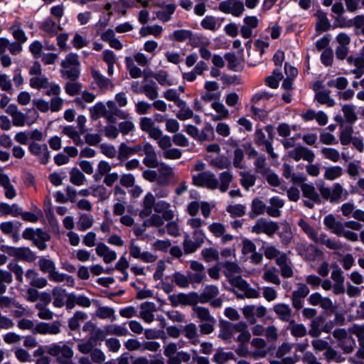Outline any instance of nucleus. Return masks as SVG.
I'll use <instances>...</instances> for the list:
<instances>
[{"mask_svg": "<svg viewBox=\"0 0 364 364\" xmlns=\"http://www.w3.org/2000/svg\"><path fill=\"white\" fill-rule=\"evenodd\" d=\"M279 227L277 223L274 221H267L264 218H259L257 220L256 224L252 226V232L256 234H260L262 232L267 234L269 236H272L274 234Z\"/></svg>", "mask_w": 364, "mask_h": 364, "instance_id": "f257e3e1", "label": "nucleus"}, {"mask_svg": "<svg viewBox=\"0 0 364 364\" xmlns=\"http://www.w3.org/2000/svg\"><path fill=\"white\" fill-rule=\"evenodd\" d=\"M60 323L58 321L53 323L39 322L36 325L33 332L41 335H55L60 332Z\"/></svg>", "mask_w": 364, "mask_h": 364, "instance_id": "f03ea898", "label": "nucleus"}, {"mask_svg": "<svg viewBox=\"0 0 364 364\" xmlns=\"http://www.w3.org/2000/svg\"><path fill=\"white\" fill-rule=\"evenodd\" d=\"M82 307H89L91 305L90 299L85 295H79L78 296L73 292L67 294V300L65 306L67 310L73 309L75 305Z\"/></svg>", "mask_w": 364, "mask_h": 364, "instance_id": "7ed1b4c3", "label": "nucleus"}, {"mask_svg": "<svg viewBox=\"0 0 364 364\" xmlns=\"http://www.w3.org/2000/svg\"><path fill=\"white\" fill-rule=\"evenodd\" d=\"M300 187L302 191V195L304 198H309L316 204L321 203L319 194L316 191L315 187L313 184L302 183L300 185Z\"/></svg>", "mask_w": 364, "mask_h": 364, "instance_id": "20e7f679", "label": "nucleus"}, {"mask_svg": "<svg viewBox=\"0 0 364 364\" xmlns=\"http://www.w3.org/2000/svg\"><path fill=\"white\" fill-rule=\"evenodd\" d=\"M224 58L228 61V68L230 70L235 72L242 71L244 65L242 61L237 58L235 53H226L224 55Z\"/></svg>", "mask_w": 364, "mask_h": 364, "instance_id": "39448f33", "label": "nucleus"}, {"mask_svg": "<svg viewBox=\"0 0 364 364\" xmlns=\"http://www.w3.org/2000/svg\"><path fill=\"white\" fill-rule=\"evenodd\" d=\"M6 48L9 49L11 55H16L21 52L22 44L16 41L10 43L9 39L1 37V54L5 52Z\"/></svg>", "mask_w": 364, "mask_h": 364, "instance_id": "423d86ee", "label": "nucleus"}, {"mask_svg": "<svg viewBox=\"0 0 364 364\" xmlns=\"http://www.w3.org/2000/svg\"><path fill=\"white\" fill-rule=\"evenodd\" d=\"M298 225L301 228L303 232L314 242H318V234L315 229L306 222L304 219L301 218L298 221Z\"/></svg>", "mask_w": 364, "mask_h": 364, "instance_id": "0eeeda50", "label": "nucleus"}, {"mask_svg": "<svg viewBox=\"0 0 364 364\" xmlns=\"http://www.w3.org/2000/svg\"><path fill=\"white\" fill-rule=\"evenodd\" d=\"M1 187L5 191V196L8 199H12L16 196V191L14 186L11 183L9 176L1 172Z\"/></svg>", "mask_w": 364, "mask_h": 364, "instance_id": "6e6552de", "label": "nucleus"}, {"mask_svg": "<svg viewBox=\"0 0 364 364\" xmlns=\"http://www.w3.org/2000/svg\"><path fill=\"white\" fill-rule=\"evenodd\" d=\"M274 312L279 315V319L287 322L289 321L291 310L289 305L285 304H277L274 306Z\"/></svg>", "mask_w": 364, "mask_h": 364, "instance_id": "1a4fd4ad", "label": "nucleus"}, {"mask_svg": "<svg viewBox=\"0 0 364 364\" xmlns=\"http://www.w3.org/2000/svg\"><path fill=\"white\" fill-rule=\"evenodd\" d=\"M21 214V208L16 204L9 205L1 202V215H11L18 217Z\"/></svg>", "mask_w": 364, "mask_h": 364, "instance_id": "9d476101", "label": "nucleus"}, {"mask_svg": "<svg viewBox=\"0 0 364 364\" xmlns=\"http://www.w3.org/2000/svg\"><path fill=\"white\" fill-rule=\"evenodd\" d=\"M266 208V205L262 200L258 198L253 199L252 201V211L249 213L250 218H255L257 215L263 214Z\"/></svg>", "mask_w": 364, "mask_h": 364, "instance_id": "9b49d317", "label": "nucleus"}, {"mask_svg": "<svg viewBox=\"0 0 364 364\" xmlns=\"http://www.w3.org/2000/svg\"><path fill=\"white\" fill-rule=\"evenodd\" d=\"M157 86L154 81L150 80L149 84L140 87L141 93H144L150 100H154L158 97Z\"/></svg>", "mask_w": 364, "mask_h": 364, "instance_id": "f8f14e48", "label": "nucleus"}, {"mask_svg": "<svg viewBox=\"0 0 364 364\" xmlns=\"http://www.w3.org/2000/svg\"><path fill=\"white\" fill-rule=\"evenodd\" d=\"M291 334L296 338H301L306 335V328L302 323H295L294 320L289 321Z\"/></svg>", "mask_w": 364, "mask_h": 364, "instance_id": "ddd939ff", "label": "nucleus"}, {"mask_svg": "<svg viewBox=\"0 0 364 364\" xmlns=\"http://www.w3.org/2000/svg\"><path fill=\"white\" fill-rule=\"evenodd\" d=\"M87 316L85 313L80 311H77L74 314L73 316L68 320V326L70 329L72 331L78 329L80 327L79 321L85 320L87 318Z\"/></svg>", "mask_w": 364, "mask_h": 364, "instance_id": "4468645a", "label": "nucleus"}, {"mask_svg": "<svg viewBox=\"0 0 364 364\" xmlns=\"http://www.w3.org/2000/svg\"><path fill=\"white\" fill-rule=\"evenodd\" d=\"M90 112L91 119L96 120L101 116L104 117L107 110L105 105L102 102H99L90 109Z\"/></svg>", "mask_w": 364, "mask_h": 364, "instance_id": "2eb2a0df", "label": "nucleus"}, {"mask_svg": "<svg viewBox=\"0 0 364 364\" xmlns=\"http://www.w3.org/2000/svg\"><path fill=\"white\" fill-rule=\"evenodd\" d=\"M342 111L344 114L346 122L350 124H354L358 119L355 112V107L353 105H344L342 107Z\"/></svg>", "mask_w": 364, "mask_h": 364, "instance_id": "dca6fc26", "label": "nucleus"}, {"mask_svg": "<svg viewBox=\"0 0 364 364\" xmlns=\"http://www.w3.org/2000/svg\"><path fill=\"white\" fill-rule=\"evenodd\" d=\"M18 250L17 259L28 262H32L36 259V254L29 247H21Z\"/></svg>", "mask_w": 364, "mask_h": 364, "instance_id": "f3484780", "label": "nucleus"}, {"mask_svg": "<svg viewBox=\"0 0 364 364\" xmlns=\"http://www.w3.org/2000/svg\"><path fill=\"white\" fill-rule=\"evenodd\" d=\"M91 75L98 87L101 89L106 88L110 82L109 79L102 75L99 70L94 68L91 69Z\"/></svg>", "mask_w": 364, "mask_h": 364, "instance_id": "a211bd4d", "label": "nucleus"}, {"mask_svg": "<svg viewBox=\"0 0 364 364\" xmlns=\"http://www.w3.org/2000/svg\"><path fill=\"white\" fill-rule=\"evenodd\" d=\"M163 31L161 26H143L139 30V34L141 36H146L148 35H153L154 36H159Z\"/></svg>", "mask_w": 364, "mask_h": 364, "instance_id": "6ab92c4d", "label": "nucleus"}, {"mask_svg": "<svg viewBox=\"0 0 364 364\" xmlns=\"http://www.w3.org/2000/svg\"><path fill=\"white\" fill-rule=\"evenodd\" d=\"M105 330L107 334L118 336H127L129 333L127 328L118 325H107Z\"/></svg>", "mask_w": 364, "mask_h": 364, "instance_id": "aec40b11", "label": "nucleus"}, {"mask_svg": "<svg viewBox=\"0 0 364 364\" xmlns=\"http://www.w3.org/2000/svg\"><path fill=\"white\" fill-rule=\"evenodd\" d=\"M144 336L149 340L161 338L165 341L167 338L166 333L163 329L156 328L145 329Z\"/></svg>", "mask_w": 364, "mask_h": 364, "instance_id": "412c9836", "label": "nucleus"}, {"mask_svg": "<svg viewBox=\"0 0 364 364\" xmlns=\"http://www.w3.org/2000/svg\"><path fill=\"white\" fill-rule=\"evenodd\" d=\"M343 174V169L339 166L328 167L324 173V178L326 180L333 181L339 178Z\"/></svg>", "mask_w": 364, "mask_h": 364, "instance_id": "4be33fe9", "label": "nucleus"}, {"mask_svg": "<svg viewBox=\"0 0 364 364\" xmlns=\"http://www.w3.org/2000/svg\"><path fill=\"white\" fill-rule=\"evenodd\" d=\"M70 181L75 186H81L85 179V175L77 168L74 167L70 172Z\"/></svg>", "mask_w": 364, "mask_h": 364, "instance_id": "5701e85b", "label": "nucleus"}, {"mask_svg": "<svg viewBox=\"0 0 364 364\" xmlns=\"http://www.w3.org/2000/svg\"><path fill=\"white\" fill-rule=\"evenodd\" d=\"M96 315L100 318L105 319L111 318V321H113L116 319L114 315V309L108 306H100L97 309Z\"/></svg>", "mask_w": 364, "mask_h": 364, "instance_id": "b1692460", "label": "nucleus"}, {"mask_svg": "<svg viewBox=\"0 0 364 364\" xmlns=\"http://www.w3.org/2000/svg\"><path fill=\"white\" fill-rule=\"evenodd\" d=\"M125 63L129 72V75L132 78H138L141 76V70L139 67L134 65L131 57L127 56L125 58Z\"/></svg>", "mask_w": 364, "mask_h": 364, "instance_id": "393cba45", "label": "nucleus"}, {"mask_svg": "<svg viewBox=\"0 0 364 364\" xmlns=\"http://www.w3.org/2000/svg\"><path fill=\"white\" fill-rule=\"evenodd\" d=\"M353 129L351 125L346 126L345 129L341 132L339 138L342 145L347 146L351 143L353 139Z\"/></svg>", "mask_w": 364, "mask_h": 364, "instance_id": "a878e982", "label": "nucleus"}, {"mask_svg": "<svg viewBox=\"0 0 364 364\" xmlns=\"http://www.w3.org/2000/svg\"><path fill=\"white\" fill-rule=\"evenodd\" d=\"M233 176L230 171H223L220 174V190L221 192H225L229 188L230 183L232 181Z\"/></svg>", "mask_w": 364, "mask_h": 364, "instance_id": "bb28decb", "label": "nucleus"}, {"mask_svg": "<svg viewBox=\"0 0 364 364\" xmlns=\"http://www.w3.org/2000/svg\"><path fill=\"white\" fill-rule=\"evenodd\" d=\"M38 265L40 270L43 273H48V274L52 270L55 269V264L51 259H46L45 257H41L38 260Z\"/></svg>", "mask_w": 364, "mask_h": 364, "instance_id": "cd10ccee", "label": "nucleus"}, {"mask_svg": "<svg viewBox=\"0 0 364 364\" xmlns=\"http://www.w3.org/2000/svg\"><path fill=\"white\" fill-rule=\"evenodd\" d=\"M266 157L262 154L255 161V171L258 173L264 176L269 171V168L265 167Z\"/></svg>", "mask_w": 364, "mask_h": 364, "instance_id": "c85d7f7f", "label": "nucleus"}, {"mask_svg": "<svg viewBox=\"0 0 364 364\" xmlns=\"http://www.w3.org/2000/svg\"><path fill=\"white\" fill-rule=\"evenodd\" d=\"M220 333L219 337L224 340L230 338L232 336V323L228 321L223 320L220 321Z\"/></svg>", "mask_w": 364, "mask_h": 364, "instance_id": "c756f323", "label": "nucleus"}, {"mask_svg": "<svg viewBox=\"0 0 364 364\" xmlns=\"http://www.w3.org/2000/svg\"><path fill=\"white\" fill-rule=\"evenodd\" d=\"M186 132L188 134H189L191 137L194 139H198V140L203 141L207 139V134L204 133L203 131L201 132L200 134H199V132L198 128L192 124H188L186 126Z\"/></svg>", "mask_w": 364, "mask_h": 364, "instance_id": "7c9ffc66", "label": "nucleus"}, {"mask_svg": "<svg viewBox=\"0 0 364 364\" xmlns=\"http://www.w3.org/2000/svg\"><path fill=\"white\" fill-rule=\"evenodd\" d=\"M245 208L241 204L230 205L226 210L230 214L232 218L242 217L245 214Z\"/></svg>", "mask_w": 364, "mask_h": 364, "instance_id": "2f4dec72", "label": "nucleus"}, {"mask_svg": "<svg viewBox=\"0 0 364 364\" xmlns=\"http://www.w3.org/2000/svg\"><path fill=\"white\" fill-rule=\"evenodd\" d=\"M60 72L63 77H66L72 81L77 80L80 74V66H73L68 70H61Z\"/></svg>", "mask_w": 364, "mask_h": 364, "instance_id": "473e14b6", "label": "nucleus"}, {"mask_svg": "<svg viewBox=\"0 0 364 364\" xmlns=\"http://www.w3.org/2000/svg\"><path fill=\"white\" fill-rule=\"evenodd\" d=\"M49 85V82L47 77L40 78L38 77H33L30 79V86L32 88L40 90L41 88H47Z\"/></svg>", "mask_w": 364, "mask_h": 364, "instance_id": "72a5a7b5", "label": "nucleus"}, {"mask_svg": "<svg viewBox=\"0 0 364 364\" xmlns=\"http://www.w3.org/2000/svg\"><path fill=\"white\" fill-rule=\"evenodd\" d=\"M78 56L76 53H70L66 57L65 60H63L60 65L63 68H69L70 66H80V62L78 60Z\"/></svg>", "mask_w": 364, "mask_h": 364, "instance_id": "f704fd0d", "label": "nucleus"}, {"mask_svg": "<svg viewBox=\"0 0 364 364\" xmlns=\"http://www.w3.org/2000/svg\"><path fill=\"white\" fill-rule=\"evenodd\" d=\"M93 224V219L91 215L87 214H82L78 223V230L80 231H85L90 228Z\"/></svg>", "mask_w": 364, "mask_h": 364, "instance_id": "c9c22d12", "label": "nucleus"}, {"mask_svg": "<svg viewBox=\"0 0 364 364\" xmlns=\"http://www.w3.org/2000/svg\"><path fill=\"white\" fill-rule=\"evenodd\" d=\"M276 268L272 267L271 269L267 270L263 274V279L267 282L272 283L276 285L280 284V279L276 274Z\"/></svg>", "mask_w": 364, "mask_h": 364, "instance_id": "e433bc0d", "label": "nucleus"}, {"mask_svg": "<svg viewBox=\"0 0 364 364\" xmlns=\"http://www.w3.org/2000/svg\"><path fill=\"white\" fill-rule=\"evenodd\" d=\"M229 282L232 287H237L241 291L246 290L249 286L248 282L240 275L230 278Z\"/></svg>", "mask_w": 364, "mask_h": 364, "instance_id": "4c0bfd02", "label": "nucleus"}, {"mask_svg": "<svg viewBox=\"0 0 364 364\" xmlns=\"http://www.w3.org/2000/svg\"><path fill=\"white\" fill-rule=\"evenodd\" d=\"M164 224L162 217L158 214H153L149 219L145 220L143 226L147 227H160Z\"/></svg>", "mask_w": 364, "mask_h": 364, "instance_id": "58836bf2", "label": "nucleus"}, {"mask_svg": "<svg viewBox=\"0 0 364 364\" xmlns=\"http://www.w3.org/2000/svg\"><path fill=\"white\" fill-rule=\"evenodd\" d=\"M201 255L205 262L219 259V254L218 250L212 247L204 248L201 251Z\"/></svg>", "mask_w": 364, "mask_h": 364, "instance_id": "ea45409f", "label": "nucleus"}, {"mask_svg": "<svg viewBox=\"0 0 364 364\" xmlns=\"http://www.w3.org/2000/svg\"><path fill=\"white\" fill-rule=\"evenodd\" d=\"M240 175L242 176L240 180V183L245 189H248L255 185L256 180L255 175L245 172H240Z\"/></svg>", "mask_w": 364, "mask_h": 364, "instance_id": "a19ab883", "label": "nucleus"}, {"mask_svg": "<svg viewBox=\"0 0 364 364\" xmlns=\"http://www.w3.org/2000/svg\"><path fill=\"white\" fill-rule=\"evenodd\" d=\"M55 22H54L50 18H48L42 23L41 26V29L48 33L50 36H55L57 34V30L55 28Z\"/></svg>", "mask_w": 364, "mask_h": 364, "instance_id": "79ce46f5", "label": "nucleus"}, {"mask_svg": "<svg viewBox=\"0 0 364 364\" xmlns=\"http://www.w3.org/2000/svg\"><path fill=\"white\" fill-rule=\"evenodd\" d=\"M324 318L322 316H318L316 320L311 322V328L309 331V334L313 338H318L321 333V329L319 328L320 322H323Z\"/></svg>", "mask_w": 364, "mask_h": 364, "instance_id": "37998d69", "label": "nucleus"}, {"mask_svg": "<svg viewBox=\"0 0 364 364\" xmlns=\"http://www.w3.org/2000/svg\"><path fill=\"white\" fill-rule=\"evenodd\" d=\"M188 39L189 44L193 48H197L200 46H204L208 43L206 38L204 37L203 35L193 34L192 33L191 36L189 37Z\"/></svg>", "mask_w": 364, "mask_h": 364, "instance_id": "c03bdc74", "label": "nucleus"}, {"mask_svg": "<svg viewBox=\"0 0 364 364\" xmlns=\"http://www.w3.org/2000/svg\"><path fill=\"white\" fill-rule=\"evenodd\" d=\"M333 61V52L331 48H326L321 55V62L326 67L331 66Z\"/></svg>", "mask_w": 364, "mask_h": 364, "instance_id": "a18cd8bd", "label": "nucleus"}, {"mask_svg": "<svg viewBox=\"0 0 364 364\" xmlns=\"http://www.w3.org/2000/svg\"><path fill=\"white\" fill-rule=\"evenodd\" d=\"M91 188L93 189V196H97L100 201H104L109 197L110 193H107V188L103 185L91 187Z\"/></svg>", "mask_w": 364, "mask_h": 364, "instance_id": "49530a36", "label": "nucleus"}, {"mask_svg": "<svg viewBox=\"0 0 364 364\" xmlns=\"http://www.w3.org/2000/svg\"><path fill=\"white\" fill-rule=\"evenodd\" d=\"M192 35V31L190 30L181 29L174 31L172 33V36L176 41L183 42L186 39L189 38Z\"/></svg>", "mask_w": 364, "mask_h": 364, "instance_id": "de8ad7c7", "label": "nucleus"}, {"mask_svg": "<svg viewBox=\"0 0 364 364\" xmlns=\"http://www.w3.org/2000/svg\"><path fill=\"white\" fill-rule=\"evenodd\" d=\"M8 268L10 272H13L16 275V279L19 282L23 281V269L16 262L12 261L8 264Z\"/></svg>", "mask_w": 364, "mask_h": 364, "instance_id": "09e8293b", "label": "nucleus"}, {"mask_svg": "<svg viewBox=\"0 0 364 364\" xmlns=\"http://www.w3.org/2000/svg\"><path fill=\"white\" fill-rule=\"evenodd\" d=\"M321 152L324 155L325 158L333 162H336L339 160V152L336 149L323 147L321 149Z\"/></svg>", "mask_w": 364, "mask_h": 364, "instance_id": "8fccbe9b", "label": "nucleus"}, {"mask_svg": "<svg viewBox=\"0 0 364 364\" xmlns=\"http://www.w3.org/2000/svg\"><path fill=\"white\" fill-rule=\"evenodd\" d=\"M107 105L110 109V112L112 113V114H114L119 118L126 119L129 117V113H126L124 111L117 108V107L116 106L115 103L113 101H108L107 102Z\"/></svg>", "mask_w": 364, "mask_h": 364, "instance_id": "3c124183", "label": "nucleus"}, {"mask_svg": "<svg viewBox=\"0 0 364 364\" xmlns=\"http://www.w3.org/2000/svg\"><path fill=\"white\" fill-rule=\"evenodd\" d=\"M193 310L197 313V316L200 320L213 321L214 318L210 316L208 309L202 306H195Z\"/></svg>", "mask_w": 364, "mask_h": 364, "instance_id": "603ef678", "label": "nucleus"}, {"mask_svg": "<svg viewBox=\"0 0 364 364\" xmlns=\"http://www.w3.org/2000/svg\"><path fill=\"white\" fill-rule=\"evenodd\" d=\"M201 26L206 30H216V18L213 16H206L200 22Z\"/></svg>", "mask_w": 364, "mask_h": 364, "instance_id": "864d4df0", "label": "nucleus"}, {"mask_svg": "<svg viewBox=\"0 0 364 364\" xmlns=\"http://www.w3.org/2000/svg\"><path fill=\"white\" fill-rule=\"evenodd\" d=\"M175 284L181 288H186L189 285V281L187 277L179 272H176L173 275Z\"/></svg>", "mask_w": 364, "mask_h": 364, "instance_id": "5fc2aeb1", "label": "nucleus"}, {"mask_svg": "<svg viewBox=\"0 0 364 364\" xmlns=\"http://www.w3.org/2000/svg\"><path fill=\"white\" fill-rule=\"evenodd\" d=\"M244 159V153L242 149L237 148L234 151L233 166L237 168H244L245 166L242 164Z\"/></svg>", "mask_w": 364, "mask_h": 364, "instance_id": "6e6d98bb", "label": "nucleus"}, {"mask_svg": "<svg viewBox=\"0 0 364 364\" xmlns=\"http://www.w3.org/2000/svg\"><path fill=\"white\" fill-rule=\"evenodd\" d=\"M203 240L200 242H195L191 240H185L183 242V250L185 254H191L195 252L200 246Z\"/></svg>", "mask_w": 364, "mask_h": 364, "instance_id": "4d7b16f0", "label": "nucleus"}, {"mask_svg": "<svg viewBox=\"0 0 364 364\" xmlns=\"http://www.w3.org/2000/svg\"><path fill=\"white\" fill-rule=\"evenodd\" d=\"M81 85L77 82H68L65 86V92L70 96H75L79 94Z\"/></svg>", "mask_w": 364, "mask_h": 364, "instance_id": "13d9d810", "label": "nucleus"}, {"mask_svg": "<svg viewBox=\"0 0 364 364\" xmlns=\"http://www.w3.org/2000/svg\"><path fill=\"white\" fill-rule=\"evenodd\" d=\"M43 45L41 41L36 40L29 46V51L33 54V58L37 59L41 57Z\"/></svg>", "mask_w": 364, "mask_h": 364, "instance_id": "bf43d9fd", "label": "nucleus"}, {"mask_svg": "<svg viewBox=\"0 0 364 364\" xmlns=\"http://www.w3.org/2000/svg\"><path fill=\"white\" fill-rule=\"evenodd\" d=\"M223 267L227 271V273H225V276L227 277H229V273L235 274L240 273L241 272L240 266L235 262L225 261L223 264Z\"/></svg>", "mask_w": 364, "mask_h": 364, "instance_id": "052dcab7", "label": "nucleus"}, {"mask_svg": "<svg viewBox=\"0 0 364 364\" xmlns=\"http://www.w3.org/2000/svg\"><path fill=\"white\" fill-rule=\"evenodd\" d=\"M331 34L327 33L316 42V48L318 51L330 48Z\"/></svg>", "mask_w": 364, "mask_h": 364, "instance_id": "680f3d73", "label": "nucleus"}, {"mask_svg": "<svg viewBox=\"0 0 364 364\" xmlns=\"http://www.w3.org/2000/svg\"><path fill=\"white\" fill-rule=\"evenodd\" d=\"M204 187L212 190L216 189L218 187V181L214 173L207 172Z\"/></svg>", "mask_w": 364, "mask_h": 364, "instance_id": "e2e57ef3", "label": "nucleus"}, {"mask_svg": "<svg viewBox=\"0 0 364 364\" xmlns=\"http://www.w3.org/2000/svg\"><path fill=\"white\" fill-rule=\"evenodd\" d=\"M231 11L232 12H230V14H231L232 16L235 17L240 16L245 11L243 2L239 0L233 1Z\"/></svg>", "mask_w": 364, "mask_h": 364, "instance_id": "0e129e2a", "label": "nucleus"}, {"mask_svg": "<svg viewBox=\"0 0 364 364\" xmlns=\"http://www.w3.org/2000/svg\"><path fill=\"white\" fill-rule=\"evenodd\" d=\"M208 229L215 237H220L225 232V226L220 223H213L209 225Z\"/></svg>", "mask_w": 364, "mask_h": 364, "instance_id": "69168bd1", "label": "nucleus"}, {"mask_svg": "<svg viewBox=\"0 0 364 364\" xmlns=\"http://www.w3.org/2000/svg\"><path fill=\"white\" fill-rule=\"evenodd\" d=\"M212 164L219 169L230 168L231 162L227 157H221L212 161Z\"/></svg>", "mask_w": 364, "mask_h": 364, "instance_id": "338daca9", "label": "nucleus"}, {"mask_svg": "<svg viewBox=\"0 0 364 364\" xmlns=\"http://www.w3.org/2000/svg\"><path fill=\"white\" fill-rule=\"evenodd\" d=\"M332 26L328 18H325L321 20L320 21H317L316 23L315 29L318 33H323L329 31L331 28Z\"/></svg>", "mask_w": 364, "mask_h": 364, "instance_id": "774afa93", "label": "nucleus"}]
</instances>
